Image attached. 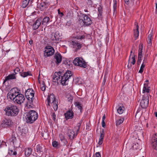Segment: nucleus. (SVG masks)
<instances>
[{"label": "nucleus", "mask_w": 157, "mask_h": 157, "mask_svg": "<svg viewBox=\"0 0 157 157\" xmlns=\"http://www.w3.org/2000/svg\"><path fill=\"white\" fill-rule=\"evenodd\" d=\"M6 115L8 116H14L17 115L19 109L17 107L13 105L7 106L4 109Z\"/></svg>", "instance_id": "obj_1"}, {"label": "nucleus", "mask_w": 157, "mask_h": 157, "mask_svg": "<svg viewBox=\"0 0 157 157\" xmlns=\"http://www.w3.org/2000/svg\"><path fill=\"white\" fill-rule=\"evenodd\" d=\"M47 105L51 107V105L55 111H56L58 109V102L56 99L54 94H53L49 95L47 98Z\"/></svg>", "instance_id": "obj_2"}, {"label": "nucleus", "mask_w": 157, "mask_h": 157, "mask_svg": "<svg viewBox=\"0 0 157 157\" xmlns=\"http://www.w3.org/2000/svg\"><path fill=\"white\" fill-rule=\"evenodd\" d=\"M38 114L34 110H31L27 113L25 116L26 122L30 124L33 123L38 118Z\"/></svg>", "instance_id": "obj_3"}, {"label": "nucleus", "mask_w": 157, "mask_h": 157, "mask_svg": "<svg viewBox=\"0 0 157 157\" xmlns=\"http://www.w3.org/2000/svg\"><path fill=\"white\" fill-rule=\"evenodd\" d=\"M71 71H67L63 75H61L59 82L63 85H66L68 84L69 78L72 76Z\"/></svg>", "instance_id": "obj_4"}, {"label": "nucleus", "mask_w": 157, "mask_h": 157, "mask_svg": "<svg viewBox=\"0 0 157 157\" xmlns=\"http://www.w3.org/2000/svg\"><path fill=\"white\" fill-rule=\"evenodd\" d=\"M83 19H79V22L81 26H88L92 23V21L90 18L86 14L82 15Z\"/></svg>", "instance_id": "obj_5"}, {"label": "nucleus", "mask_w": 157, "mask_h": 157, "mask_svg": "<svg viewBox=\"0 0 157 157\" xmlns=\"http://www.w3.org/2000/svg\"><path fill=\"white\" fill-rule=\"evenodd\" d=\"M34 92L31 89L27 90L25 92V96L28 100V103L32 104L34 99Z\"/></svg>", "instance_id": "obj_6"}, {"label": "nucleus", "mask_w": 157, "mask_h": 157, "mask_svg": "<svg viewBox=\"0 0 157 157\" xmlns=\"http://www.w3.org/2000/svg\"><path fill=\"white\" fill-rule=\"evenodd\" d=\"M13 124L12 120L9 118H5L2 120L0 123V127L7 128L11 127Z\"/></svg>", "instance_id": "obj_7"}, {"label": "nucleus", "mask_w": 157, "mask_h": 157, "mask_svg": "<svg viewBox=\"0 0 157 157\" xmlns=\"http://www.w3.org/2000/svg\"><path fill=\"white\" fill-rule=\"evenodd\" d=\"M19 92L16 88L12 89L8 93L7 97L11 100L13 101L17 96L19 94Z\"/></svg>", "instance_id": "obj_8"}, {"label": "nucleus", "mask_w": 157, "mask_h": 157, "mask_svg": "<svg viewBox=\"0 0 157 157\" xmlns=\"http://www.w3.org/2000/svg\"><path fill=\"white\" fill-rule=\"evenodd\" d=\"M149 96L148 94H144L140 102V105L142 108H146L148 106Z\"/></svg>", "instance_id": "obj_9"}, {"label": "nucleus", "mask_w": 157, "mask_h": 157, "mask_svg": "<svg viewBox=\"0 0 157 157\" xmlns=\"http://www.w3.org/2000/svg\"><path fill=\"white\" fill-rule=\"evenodd\" d=\"M55 50L51 46H47L45 48L44 56L47 57L52 55L54 53Z\"/></svg>", "instance_id": "obj_10"}, {"label": "nucleus", "mask_w": 157, "mask_h": 157, "mask_svg": "<svg viewBox=\"0 0 157 157\" xmlns=\"http://www.w3.org/2000/svg\"><path fill=\"white\" fill-rule=\"evenodd\" d=\"M25 100L24 96L22 94H19L13 101L14 102L18 104L21 105L24 102Z\"/></svg>", "instance_id": "obj_11"}, {"label": "nucleus", "mask_w": 157, "mask_h": 157, "mask_svg": "<svg viewBox=\"0 0 157 157\" xmlns=\"http://www.w3.org/2000/svg\"><path fill=\"white\" fill-rule=\"evenodd\" d=\"M151 142L153 148L157 150V133H155L152 136Z\"/></svg>", "instance_id": "obj_12"}, {"label": "nucleus", "mask_w": 157, "mask_h": 157, "mask_svg": "<svg viewBox=\"0 0 157 157\" xmlns=\"http://www.w3.org/2000/svg\"><path fill=\"white\" fill-rule=\"evenodd\" d=\"M61 75L62 73L60 72H56L53 76V82L58 84L59 82V80H60Z\"/></svg>", "instance_id": "obj_13"}, {"label": "nucleus", "mask_w": 157, "mask_h": 157, "mask_svg": "<svg viewBox=\"0 0 157 157\" xmlns=\"http://www.w3.org/2000/svg\"><path fill=\"white\" fill-rule=\"evenodd\" d=\"M54 59H55V62L57 65L60 63L62 60V56L59 53H56L54 55Z\"/></svg>", "instance_id": "obj_14"}, {"label": "nucleus", "mask_w": 157, "mask_h": 157, "mask_svg": "<svg viewBox=\"0 0 157 157\" xmlns=\"http://www.w3.org/2000/svg\"><path fill=\"white\" fill-rule=\"evenodd\" d=\"M72 45L74 51L76 52L80 49L82 47V44L78 42L72 41Z\"/></svg>", "instance_id": "obj_15"}, {"label": "nucleus", "mask_w": 157, "mask_h": 157, "mask_svg": "<svg viewBox=\"0 0 157 157\" xmlns=\"http://www.w3.org/2000/svg\"><path fill=\"white\" fill-rule=\"evenodd\" d=\"M41 21L42 18L38 19L33 23V29L34 30L36 29L39 28L41 24Z\"/></svg>", "instance_id": "obj_16"}, {"label": "nucleus", "mask_w": 157, "mask_h": 157, "mask_svg": "<svg viewBox=\"0 0 157 157\" xmlns=\"http://www.w3.org/2000/svg\"><path fill=\"white\" fill-rule=\"evenodd\" d=\"M150 88V87L148 86V83H144L143 89V93H144V94H148L149 95L148 93L149 92Z\"/></svg>", "instance_id": "obj_17"}, {"label": "nucleus", "mask_w": 157, "mask_h": 157, "mask_svg": "<svg viewBox=\"0 0 157 157\" xmlns=\"http://www.w3.org/2000/svg\"><path fill=\"white\" fill-rule=\"evenodd\" d=\"M65 118L67 120L69 119H72L74 116V113L72 110L67 111L64 114Z\"/></svg>", "instance_id": "obj_18"}, {"label": "nucleus", "mask_w": 157, "mask_h": 157, "mask_svg": "<svg viewBox=\"0 0 157 157\" xmlns=\"http://www.w3.org/2000/svg\"><path fill=\"white\" fill-rule=\"evenodd\" d=\"M43 147L42 146L40 145L39 144H38L36 147V149L35 151H36L38 154L41 155V157L43 154V151L42 150Z\"/></svg>", "instance_id": "obj_19"}, {"label": "nucleus", "mask_w": 157, "mask_h": 157, "mask_svg": "<svg viewBox=\"0 0 157 157\" xmlns=\"http://www.w3.org/2000/svg\"><path fill=\"white\" fill-rule=\"evenodd\" d=\"M135 25H136V29L134 30V35L135 39L136 40L139 35V26L137 22L135 23Z\"/></svg>", "instance_id": "obj_20"}, {"label": "nucleus", "mask_w": 157, "mask_h": 157, "mask_svg": "<svg viewBox=\"0 0 157 157\" xmlns=\"http://www.w3.org/2000/svg\"><path fill=\"white\" fill-rule=\"evenodd\" d=\"M104 136L105 133L104 131V130L103 129L102 131H101V132L100 136L99 139L98 144L99 145H101L103 143Z\"/></svg>", "instance_id": "obj_21"}, {"label": "nucleus", "mask_w": 157, "mask_h": 157, "mask_svg": "<svg viewBox=\"0 0 157 157\" xmlns=\"http://www.w3.org/2000/svg\"><path fill=\"white\" fill-rule=\"evenodd\" d=\"M67 134L70 140H72L74 139L75 136V133L74 131L72 130H68Z\"/></svg>", "instance_id": "obj_22"}, {"label": "nucleus", "mask_w": 157, "mask_h": 157, "mask_svg": "<svg viewBox=\"0 0 157 157\" xmlns=\"http://www.w3.org/2000/svg\"><path fill=\"white\" fill-rule=\"evenodd\" d=\"M16 77L15 75V74H12L9 75L8 76L6 77L5 78V80L4 81V83L10 79H16Z\"/></svg>", "instance_id": "obj_23"}, {"label": "nucleus", "mask_w": 157, "mask_h": 157, "mask_svg": "<svg viewBox=\"0 0 157 157\" xmlns=\"http://www.w3.org/2000/svg\"><path fill=\"white\" fill-rule=\"evenodd\" d=\"M32 151V149L29 148H27L25 149V155L27 157H29L31 154Z\"/></svg>", "instance_id": "obj_24"}, {"label": "nucleus", "mask_w": 157, "mask_h": 157, "mask_svg": "<svg viewBox=\"0 0 157 157\" xmlns=\"http://www.w3.org/2000/svg\"><path fill=\"white\" fill-rule=\"evenodd\" d=\"M75 105L80 110V112L82 113L83 111L82 106L81 104L78 102H76L75 103Z\"/></svg>", "instance_id": "obj_25"}, {"label": "nucleus", "mask_w": 157, "mask_h": 157, "mask_svg": "<svg viewBox=\"0 0 157 157\" xmlns=\"http://www.w3.org/2000/svg\"><path fill=\"white\" fill-rule=\"evenodd\" d=\"M20 75L23 77H25L28 76H31L32 74L30 71H28L27 72H20Z\"/></svg>", "instance_id": "obj_26"}, {"label": "nucleus", "mask_w": 157, "mask_h": 157, "mask_svg": "<svg viewBox=\"0 0 157 157\" xmlns=\"http://www.w3.org/2000/svg\"><path fill=\"white\" fill-rule=\"evenodd\" d=\"M29 4L30 5L32 4V3H30L29 0H24L22 2L21 6L23 8H25Z\"/></svg>", "instance_id": "obj_27"}, {"label": "nucleus", "mask_w": 157, "mask_h": 157, "mask_svg": "<svg viewBox=\"0 0 157 157\" xmlns=\"http://www.w3.org/2000/svg\"><path fill=\"white\" fill-rule=\"evenodd\" d=\"M78 66L84 68H86V67L87 65L85 61H84L83 59H81L80 61L79 65H78Z\"/></svg>", "instance_id": "obj_28"}, {"label": "nucleus", "mask_w": 157, "mask_h": 157, "mask_svg": "<svg viewBox=\"0 0 157 157\" xmlns=\"http://www.w3.org/2000/svg\"><path fill=\"white\" fill-rule=\"evenodd\" d=\"M54 37L55 39H53L56 40H59L61 39L60 34L57 31L55 33L54 35Z\"/></svg>", "instance_id": "obj_29"}, {"label": "nucleus", "mask_w": 157, "mask_h": 157, "mask_svg": "<svg viewBox=\"0 0 157 157\" xmlns=\"http://www.w3.org/2000/svg\"><path fill=\"white\" fill-rule=\"evenodd\" d=\"M50 21V18L49 17H44L42 21V24L48 23Z\"/></svg>", "instance_id": "obj_30"}, {"label": "nucleus", "mask_w": 157, "mask_h": 157, "mask_svg": "<svg viewBox=\"0 0 157 157\" xmlns=\"http://www.w3.org/2000/svg\"><path fill=\"white\" fill-rule=\"evenodd\" d=\"M81 59L79 58H76L73 61V63L75 65L78 66Z\"/></svg>", "instance_id": "obj_31"}, {"label": "nucleus", "mask_w": 157, "mask_h": 157, "mask_svg": "<svg viewBox=\"0 0 157 157\" xmlns=\"http://www.w3.org/2000/svg\"><path fill=\"white\" fill-rule=\"evenodd\" d=\"M124 118H121L119 119V120L117 121H116V124L117 126L121 124H122L124 121Z\"/></svg>", "instance_id": "obj_32"}, {"label": "nucleus", "mask_w": 157, "mask_h": 157, "mask_svg": "<svg viewBox=\"0 0 157 157\" xmlns=\"http://www.w3.org/2000/svg\"><path fill=\"white\" fill-rule=\"evenodd\" d=\"M124 107H121V106L119 107L117 109V112L120 114H122L124 112Z\"/></svg>", "instance_id": "obj_33"}, {"label": "nucleus", "mask_w": 157, "mask_h": 157, "mask_svg": "<svg viewBox=\"0 0 157 157\" xmlns=\"http://www.w3.org/2000/svg\"><path fill=\"white\" fill-rule=\"evenodd\" d=\"M152 35L151 33L150 34L148 35V40L147 41V43L151 45V40L152 39Z\"/></svg>", "instance_id": "obj_34"}, {"label": "nucleus", "mask_w": 157, "mask_h": 157, "mask_svg": "<svg viewBox=\"0 0 157 157\" xmlns=\"http://www.w3.org/2000/svg\"><path fill=\"white\" fill-rule=\"evenodd\" d=\"M143 45L141 44H140L139 46L138 54H142V50L143 48Z\"/></svg>", "instance_id": "obj_35"}, {"label": "nucleus", "mask_w": 157, "mask_h": 157, "mask_svg": "<svg viewBox=\"0 0 157 157\" xmlns=\"http://www.w3.org/2000/svg\"><path fill=\"white\" fill-rule=\"evenodd\" d=\"M131 59H132V60L130 62L131 64L132 63L133 65H134L136 63V60L135 59V55L134 54H132V57H131Z\"/></svg>", "instance_id": "obj_36"}, {"label": "nucleus", "mask_w": 157, "mask_h": 157, "mask_svg": "<svg viewBox=\"0 0 157 157\" xmlns=\"http://www.w3.org/2000/svg\"><path fill=\"white\" fill-rule=\"evenodd\" d=\"M144 60L143 62L141 64V65L140 68V69L139 71V72L140 73H143V69L145 66V65L144 64Z\"/></svg>", "instance_id": "obj_37"}, {"label": "nucleus", "mask_w": 157, "mask_h": 157, "mask_svg": "<svg viewBox=\"0 0 157 157\" xmlns=\"http://www.w3.org/2000/svg\"><path fill=\"white\" fill-rule=\"evenodd\" d=\"M8 154L10 155H16L17 153L16 151H13V150H9Z\"/></svg>", "instance_id": "obj_38"}, {"label": "nucleus", "mask_w": 157, "mask_h": 157, "mask_svg": "<svg viewBox=\"0 0 157 157\" xmlns=\"http://www.w3.org/2000/svg\"><path fill=\"white\" fill-rule=\"evenodd\" d=\"M67 98L68 101L70 102L71 103L73 100V96H71V95H67Z\"/></svg>", "instance_id": "obj_39"}, {"label": "nucleus", "mask_w": 157, "mask_h": 157, "mask_svg": "<svg viewBox=\"0 0 157 157\" xmlns=\"http://www.w3.org/2000/svg\"><path fill=\"white\" fill-rule=\"evenodd\" d=\"M133 3V4L134 6H138L140 3L139 0H131Z\"/></svg>", "instance_id": "obj_40"}, {"label": "nucleus", "mask_w": 157, "mask_h": 157, "mask_svg": "<svg viewBox=\"0 0 157 157\" xmlns=\"http://www.w3.org/2000/svg\"><path fill=\"white\" fill-rule=\"evenodd\" d=\"M41 89L43 91H44L46 89V86L44 82L43 81L42 83L40 85Z\"/></svg>", "instance_id": "obj_41"}, {"label": "nucleus", "mask_w": 157, "mask_h": 157, "mask_svg": "<svg viewBox=\"0 0 157 157\" xmlns=\"http://www.w3.org/2000/svg\"><path fill=\"white\" fill-rule=\"evenodd\" d=\"M52 145L55 147L58 148L59 147V144L57 142L55 141L52 142Z\"/></svg>", "instance_id": "obj_42"}, {"label": "nucleus", "mask_w": 157, "mask_h": 157, "mask_svg": "<svg viewBox=\"0 0 157 157\" xmlns=\"http://www.w3.org/2000/svg\"><path fill=\"white\" fill-rule=\"evenodd\" d=\"M59 137L60 138V140L62 141H66L65 136L62 134H59Z\"/></svg>", "instance_id": "obj_43"}, {"label": "nucleus", "mask_w": 157, "mask_h": 157, "mask_svg": "<svg viewBox=\"0 0 157 157\" xmlns=\"http://www.w3.org/2000/svg\"><path fill=\"white\" fill-rule=\"evenodd\" d=\"M98 11L100 15H101L102 12V8L101 6H100L98 8Z\"/></svg>", "instance_id": "obj_44"}, {"label": "nucleus", "mask_w": 157, "mask_h": 157, "mask_svg": "<svg viewBox=\"0 0 157 157\" xmlns=\"http://www.w3.org/2000/svg\"><path fill=\"white\" fill-rule=\"evenodd\" d=\"M117 1H115V2L113 4V10L114 11H115L117 8Z\"/></svg>", "instance_id": "obj_45"}, {"label": "nucleus", "mask_w": 157, "mask_h": 157, "mask_svg": "<svg viewBox=\"0 0 157 157\" xmlns=\"http://www.w3.org/2000/svg\"><path fill=\"white\" fill-rule=\"evenodd\" d=\"M85 37L84 36H76L75 38L78 39H82L84 38Z\"/></svg>", "instance_id": "obj_46"}, {"label": "nucleus", "mask_w": 157, "mask_h": 157, "mask_svg": "<svg viewBox=\"0 0 157 157\" xmlns=\"http://www.w3.org/2000/svg\"><path fill=\"white\" fill-rule=\"evenodd\" d=\"M94 157H101V155L99 152H97L94 155Z\"/></svg>", "instance_id": "obj_47"}, {"label": "nucleus", "mask_w": 157, "mask_h": 157, "mask_svg": "<svg viewBox=\"0 0 157 157\" xmlns=\"http://www.w3.org/2000/svg\"><path fill=\"white\" fill-rule=\"evenodd\" d=\"M52 118L53 120L54 121H55L56 120V115L55 113H53L52 114Z\"/></svg>", "instance_id": "obj_48"}, {"label": "nucleus", "mask_w": 157, "mask_h": 157, "mask_svg": "<svg viewBox=\"0 0 157 157\" xmlns=\"http://www.w3.org/2000/svg\"><path fill=\"white\" fill-rule=\"evenodd\" d=\"M58 12L59 14L61 15L60 16L61 17H62V16L63 15V13L60 12V10L59 9L58 10Z\"/></svg>", "instance_id": "obj_49"}, {"label": "nucleus", "mask_w": 157, "mask_h": 157, "mask_svg": "<svg viewBox=\"0 0 157 157\" xmlns=\"http://www.w3.org/2000/svg\"><path fill=\"white\" fill-rule=\"evenodd\" d=\"M130 61H129L128 60V64L127 65V67H128V68L129 69H130L131 68V66H132V65L131 64H129Z\"/></svg>", "instance_id": "obj_50"}, {"label": "nucleus", "mask_w": 157, "mask_h": 157, "mask_svg": "<svg viewBox=\"0 0 157 157\" xmlns=\"http://www.w3.org/2000/svg\"><path fill=\"white\" fill-rule=\"evenodd\" d=\"M19 71H20V69L18 67L16 68L14 70V72H16L17 73Z\"/></svg>", "instance_id": "obj_51"}, {"label": "nucleus", "mask_w": 157, "mask_h": 157, "mask_svg": "<svg viewBox=\"0 0 157 157\" xmlns=\"http://www.w3.org/2000/svg\"><path fill=\"white\" fill-rule=\"evenodd\" d=\"M142 59H138V60L137 62V64L138 65H140V64L141 61Z\"/></svg>", "instance_id": "obj_52"}, {"label": "nucleus", "mask_w": 157, "mask_h": 157, "mask_svg": "<svg viewBox=\"0 0 157 157\" xmlns=\"http://www.w3.org/2000/svg\"><path fill=\"white\" fill-rule=\"evenodd\" d=\"M142 54H138V59H142Z\"/></svg>", "instance_id": "obj_53"}, {"label": "nucleus", "mask_w": 157, "mask_h": 157, "mask_svg": "<svg viewBox=\"0 0 157 157\" xmlns=\"http://www.w3.org/2000/svg\"><path fill=\"white\" fill-rule=\"evenodd\" d=\"M102 127H103L104 128H105V127L106 125H105V121H102Z\"/></svg>", "instance_id": "obj_54"}, {"label": "nucleus", "mask_w": 157, "mask_h": 157, "mask_svg": "<svg viewBox=\"0 0 157 157\" xmlns=\"http://www.w3.org/2000/svg\"><path fill=\"white\" fill-rule=\"evenodd\" d=\"M12 141L13 142V143L14 142V141L16 139V138L15 137L13 136L12 137Z\"/></svg>", "instance_id": "obj_55"}, {"label": "nucleus", "mask_w": 157, "mask_h": 157, "mask_svg": "<svg viewBox=\"0 0 157 157\" xmlns=\"http://www.w3.org/2000/svg\"><path fill=\"white\" fill-rule=\"evenodd\" d=\"M124 1L125 3L127 5L129 3V0H124Z\"/></svg>", "instance_id": "obj_56"}, {"label": "nucleus", "mask_w": 157, "mask_h": 157, "mask_svg": "<svg viewBox=\"0 0 157 157\" xmlns=\"http://www.w3.org/2000/svg\"><path fill=\"white\" fill-rule=\"evenodd\" d=\"M132 51H131V52H130V56H129V61H130L131 60V57L132 56Z\"/></svg>", "instance_id": "obj_57"}, {"label": "nucleus", "mask_w": 157, "mask_h": 157, "mask_svg": "<svg viewBox=\"0 0 157 157\" xmlns=\"http://www.w3.org/2000/svg\"><path fill=\"white\" fill-rule=\"evenodd\" d=\"M82 122L79 123L78 124L77 127L78 128L80 129Z\"/></svg>", "instance_id": "obj_58"}, {"label": "nucleus", "mask_w": 157, "mask_h": 157, "mask_svg": "<svg viewBox=\"0 0 157 157\" xmlns=\"http://www.w3.org/2000/svg\"><path fill=\"white\" fill-rule=\"evenodd\" d=\"M40 5L42 7H43L44 6H45V3H41L40 4Z\"/></svg>", "instance_id": "obj_59"}, {"label": "nucleus", "mask_w": 157, "mask_h": 157, "mask_svg": "<svg viewBox=\"0 0 157 157\" xmlns=\"http://www.w3.org/2000/svg\"><path fill=\"white\" fill-rule=\"evenodd\" d=\"M105 115H104L102 117V121H105Z\"/></svg>", "instance_id": "obj_60"}, {"label": "nucleus", "mask_w": 157, "mask_h": 157, "mask_svg": "<svg viewBox=\"0 0 157 157\" xmlns=\"http://www.w3.org/2000/svg\"><path fill=\"white\" fill-rule=\"evenodd\" d=\"M29 43L30 44H32L33 43V41L32 40H30L29 41Z\"/></svg>", "instance_id": "obj_61"}, {"label": "nucleus", "mask_w": 157, "mask_h": 157, "mask_svg": "<svg viewBox=\"0 0 157 157\" xmlns=\"http://www.w3.org/2000/svg\"><path fill=\"white\" fill-rule=\"evenodd\" d=\"M79 129H80L78 128V129L77 130V134H76V135H75L76 136H77V134H78V133L79 132Z\"/></svg>", "instance_id": "obj_62"}, {"label": "nucleus", "mask_w": 157, "mask_h": 157, "mask_svg": "<svg viewBox=\"0 0 157 157\" xmlns=\"http://www.w3.org/2000/svg\"><path fill=\"white\" fill-rule=\"evenodd\" d=\"M29 1H30V3H32L33 0H29Z\"/></svg>", "instance_id": "obj_63"}, {"label": "nucleus", "mask_w": 157, "mask_h": 157, "mask_svg": "<svg viewBox=\"0 0 157 157\" xmlns=\"http://www.w3.org/2000/svg\"><path fill=\"white\" fill-rule=\"evenodd\" d=\"M84 11L85 12H88V10H84Z\"/></svg>", "instance_id": "obj_64"}]
</instances>
